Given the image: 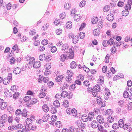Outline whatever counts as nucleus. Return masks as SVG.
I'll return each instance as SVG.
<instances>
[{"label": "nucleus", "mask_w": 132, "mask_h": 132, "mask_svg": "<svg viewBox=\"0 0 132 132\" xmlns=\"http://www.w3.org/2000/svg\"><path fill=\"white\" fill-rule=\"evenodd\" d=\"M81 18V17L80 15L78 14L75 15L74 16V20L77 21H79Z\"/></svg>", "instance_id": "nucleus-21"}, {"label": "nucleus", "mask_w": 132, "mask_h": 132, "mask_svg": "<svg viewBox=\"0 0 132 132\" xmlns=\"http://www.w3.org/2000/svg\"><path fill=\"white\" fill-rule=\"evenodd\" d=\"M52 58V57L50 55H48L45 57V60L46 61H50Z\"/></svg>", "instance_id": "nucleus-44"}, {"label": "nucleus", "mask_w": 132, "mask_h": 132, "mask_svg": "<svg viewBox=\"0 0 132 132\" xmlns=\"http://www.w3.org/2000/svg\"><path fill=\"white\" fill-rule=\"evenodd\" d=\"M39 59L41 61H43L45 59V55L44 54H41L39 57Z\"/></svg>", "instance_id": "nucleus-35"}, {"label": "nucleus", "mask_w": 132, "mask_h": 132, "mask_svg": "<svg viewBox=\"0 0 132 132\" xmlns=\"http://www.w3.org/2000/svg\"><path fill=\"white\" fill-rule=\"evenodd\" d=\"M19 93H15L13 95V97L15 99H16L19 96Z\"/></svg>", "instance_id": "nucleus-61"}, {"label": "nucleus", "mask_w": 132, "mask_h": 132, "mask_svg": "<svg viewBox=\"0 0 132 132\" xmlns=\"http://www.w3.org/2000/svg\"><path fill=\"white\" fill-rule=\"evenodd\" d=\"M27 60L29 61V64H33L35 61V59L34 57H31L27 55L26 57Z\"/></svg>", "instance_id": "nucleus-4"}, {"label": "nucleus", "mask_w": 132, "mask_h": 132, "mask_svg": "<svg viewBox=\"0 0 132 132\" xmlns=\"http://www.w3.org/2000/svg\"><path fill=\"white\" fill-rule=\"evenodd\" d=\"M72 41L73 43L76 44L77 43L78 41V38L76 36L75 37L73 36V37Z\"/></svg>", "instance_id": "nucleus-25"}, {"label": "nucleus", "mask_w": 132, "mask_h": 132, "mask_svg": "<svg viewBox=\"0 0 132 132\" xmlns=\"http://www.w3.org/2000/svg\"><path fill=\"white\" fill-rule=\"evenodd\" d=\"M21 69L19 67H17L15 68L13 71L14 74L17 75L19 74L21 72Z\"/></svg>", "instance_id": "nucleus-12"}, {"label": "nucleus", "mask_w": 132, "mask_h": 132, "mask_svg": "<svg viewBox=\"0 0 132 132\" xmlns=\"http://www.w3.org/2000/svg\"><path fill=\"white\" fill-rule=\"evenodd\" d=\"M61 95L62 97H67L68 96V93L67 92L64 91L62 92Z\"/></svg>", "instance_id": "nucleus-34"}, {"label": "nucleus", "mask_w": 132, "mask_h": 132, "mask_svg": "<svg viewBox=\"0 0 132 132\" xmlns=\"http://www.w3.org/2000/svg\"><path fill=\"white\" fill-rule=\"evenodd\" d=\"M129 125H130V123H127L125 125L124 124L122 126V127L123 128V129H124L127 130L128 128H129L130 127L129 126Z\"/></svg>", "instance_id": "nucleus-42"}, {"label": "nucleus", "mask_w": 132, "mask_h": 132, "mask_svg": "<svg viewBox=\"0 0 132 132\" xmlns=\"http://www.w3.org/2000/svg\"><path fill=\"white\" fill-rule=\"evenodd\" d=\"M44 77L42 75H40L39 76V78H38V81L39 82H41L43 81V79Z\"/></svg>", "instance_id": "nucleus-62"}, {"label": "nucleus", "mask_w": 132, "mask_h": 132, "mask_svg": "<svg viewBox=\"0 0 132 132\" xmlns=\"http://www.w3.org/2000/svg\"><path fill=\"white\" fill-rule=\"evenodd\" d=\"M72 22L70 21L66 23V27L67 28L70 29L72 27Z\"/></svg>", "instance_id": "nucleus-22"}, {"label": "nucleus", "mask_w": 132, "mask_h": 132, "mask_svg": "<svg viewBox=\"0 0 132 132\" xmlns=\"http://www.w3.org/2000/svg\"><path fill=\"white\" fill-rule=\"evenodd\" d=\"M110 59V56L109 54H107L105 57V63H108L109 62Z\"/></svg>", "instance_id": "nucleus-60"}, {"label": "nucleus", "mask_w": 132, "mask_h": 132, "mask_svg": "<svg viewBox=\"0 0 132 132\" xmlns=\"http://www.w3.org/2000/svg\"><path fill=\"white\" fill-rule=\"evenodd\" d=\"M110 9V7L109 6L106 5L104 7L103 11L104 12H106L109 10Z\"/></svg>", "instance_id": "nucleus-40"}, {"label": "nucleus", "mask_w": 132, "mask_h": 132, "mask_svg": "<svg viewBox=\"0 0 132 132\" xmlns=\"http://www.w3.org/2000/svg\"><path fill=\"white\" fill-rule=\"evenodd\" d=\"M10 80L7 78H5L3 81V83L4 85H6L9 83Z\"/></svg>", "instance_id": "nucleus-27"}, {"label": "nucleus", "mask_w": 132, "mask_h": 132, "mask_svg": "<svg viewBox=\"0 0 132 132\" xmlns=\"http://www.w3.org/2000/svg\"><path fill=\"white\" fill-rule=\"evenodd\" d=\"M18 128L17 126L16 125H13L12 126H9L8 128V129L11 131L13 130H17V129Z\"/></svg>", "instance_id": "nucleus-18"}, {"label": "nucleus", "mask_w": 132, "mask_h": 132, "mask_svg": "<svg viewBox=\"0 0 132 132\" xmlns=\"http://www.w3.org/2000/svg\"><path fill=\"white\" fill-rule=\"evenodd\" d=\"M106 92L105 94V95H104V98L106 99H107L109 98L108 96L110 95L111 93L110 92L109 89L106 88L105 89Z\"/></svg>", "instance_id": "nucleus-8"}, {"label": "nucleus", "mask_w": 132, "mask_h": 132, "mask_svg": "<svg viewBox=\"0 0 132 132\" xmlns=\"http://www.w3.org/2000/svg\"><path fill=\"white\" fill-rule=\"evenodd\" d=\"M0 105H1L2 107H5L7 106V104L6 102H3V100L0 98Z\"/></svg>", "instance_id": "nucleus-15"}, {"label": "nucleus", "mask_w": 132, "mask_h": 132, "mask_svg": "<svg viewBox=\"0 0 132 132\" xmlns=\"http://www.w3.org/2000/svg\"><path fill=\"white\" fill-rule=\"evenodd\" d=\"M98 19L97 17H94L92 18L91 22L93 24L96 23L98 22Z\"/></svg>", "instance_id": "nucleus-20"}, {"label": "nucleus", "mask_w": 132, "mask_h": 132, "mask_svg": "<svg viewBox=\"0 0 132 132\" xmlns=\"http://www.w3.org/2000/svg\"><path fill=\"white\" fill-rule=\"evenodd\" d=\"M71 7V4L70 3H69L65 4L64 5L65 9L66 10H68Z\"/></svg>", "instance_id": "nucleus-36"}, {"label": "nucleus", "mask_w": 132, "mask_h": 132, "mask_svg": "<svg viewBox=\"0 0 132 132\" xmlns=\"http://www.w3.org/2000/svg\"><path fill=\"white\" fill-rule=\"evenodd\" d=\"M63 76L62 75L58 76L55 78L56 81L57 82L60 81L63 78Z\"/></svg>", "instance_id": "nucleus-29"}, {"label": "nucleus", "mask_w": 132, "mask_h": 132, "mask_svg": "<svg viewBox=\"0 0 132 132\" xmlns=\"http://www.w3.org/2000/svg\"><path fill=\"white\" fill-rule=\"evenodd\" d=\"M26 122L27 125V126H28V128H30V126L32 125V120L30 118H27L26 119Z\"/></svg>", "instance_id": "nucleus-7"}, {"label": "nucleus", "mask_w": 132, "mask_h": 132, "mask_svg": "<svg viewBox=\"0 0 132 132\" xmlns=\"http://www.w3.org/2000/svg\"><path fill=\"white\" fill-rule=\"evenodd\" d=\"M122 43L123 44V43L121 42L119 43L117 42H115L114 43V45L115 46H119L122 44Z\"/></svg>", "instance_id": "nucleus-39"}, {"label": "nucleus", "mask_w": 132, "mask_h": 132, "mask_svg": "<svg viewBox=\"0 0 132 132\" xmlns=\"http://www.w3.org/2000/svg\"><path fill=\"white\" fill-rule=\"evenodd\" d=\"M18 87L17 86L14 85L11 87V89L13 92H15L16 89H18Z\"/></svg>", "instance_id": "nucleus-41"}, {"label": "nucleus", "mask_w": 132, "mask_h": 132, "mask_svg": "<svg viewBox=\"0 0 132 132\" xmlns=\"http://www.w3.org/2000/svg\"><path fill=\"white\" fill-rule=\"evenodd\" d=\"M51 112L53 114H55L57 112V109L56 108H51Z\"/></svg>", "instance_id": "nucleus-51"}, {"label": "nucleus", "mask_w": 132, "mask_h": 132, "mask_svg": "<svg viewBox=\"0 0 132 132\" xmlns=\"http://www.w3.org/2000/svg\"><path fill=\"white\" fill-rule=\"evenodd\" d=\"M67 55H66L63 54L60 56V60L62 62H64L66 59Z\"/></svg>", "instance_id": "nucleus-32"}, {"label": "nucleus", "mask_w": 132, "mask_h": 132, "mask_svg": "<svg viewBox=\"0 0 132 132\" xmlns=\"http://www.w3.org/2000/svg\"><path fill=\"white\" fill-rule=\"evenodd\" d=\"M37 100L35 98L33 99L32 100H31L29 104V105H28L27 106L28 107L29 106H31V105H32V104H34L35 103L37 102Z\"/></svg>", "instance_id": "nucleus-24"}, {"label": "nucleus", "mask_w": 132, "mask_h": 132, "mask_svg": "<svg viewBox=\"0 0 132 132\" xmlns=\"http://www.w3.org/2000/svg\"><path fill=\"white\" fill-rule=\"evenodd\" d=\"M112 128L114 129H118L119 127V125L117 123H114L113 124L112 126Z\"/></svg>", "instance_id": "nucleus-37"}, {"label": "nucleus", "mask_w": 132, "mask_h": 132, "mask_svg": "<svg viewBox=\"0 0 132 132\" xmlns=\"http://www.w3.org/2000/svg\"><path fill=\"white\" fill-rule=\"evenodd\" d=\"M77 66V63L75 61H72L71 63L70 66L71 68L74 69L76 68Z\"/></svg>", "instance_id": "nucleus-16"}, {"label": "nucleus", "mask_w": 132, "mask_h": 132, "mask_svg": "<svg viewBox=\"0 0 132 132\" xmlns=\"http://www.w3.org/2000/svg\"><path fill=\"white\" fill-rule=\"evenodd\" d=\"M61 97L62 96L60 94H57L55 95V98L56 99L59 100L61 99Z\"/></svg>", "instance_id": "nucleus-50"}, {"label": "nucleus", "mask_w": 132, "mask_h": 132, "mask_svg": "<svg viewBox=\"0 0 132 132\" xmlns=\"http://www.w3.org/2000/svg\"><path fill=\"white\" fill-rule=\"evenodd\" d=\"M5 97L7 98H9L12 96V94L9 90H7L4 92Z\"/></svg>", "instance_id": "nucleus-5"}, {"label": "nucleus", "mask_w": 132, "mask_h": 132, "mask_svg": "<svg viewBox=\"0 0 132 132\" xmlns=\"http://www.w3.org/2000/svg\"><path fill=\"white\" fill-rule=\"evenodd\" d=\"M54 84V83L52 81H50L47 83V85L50 88L53 86Z\"/></svg>", "instance_id": "nucleus-63"}, {"label": "nucleus", "mask_w": 132, "mask_h": 132, "mask_svg": "<svg viewBox=\"0 0 132 132\" xmlns=\"http://www.w3.org/2000/svg\"><path fill=\"white\" fill-rule=\"evenodd\" d=\"M82 68L87 73L89 72L90 71V69L85 65L83 66Z\"/></svg>", "instance_id": "nucleus-58"}, {"label": "nucleus", "mask_w": 132, "mask_h": 132, "mask_svg": "<svg viewBox=\"0 0 132 132\" xmlns=\"http://www.w3.org/2000/svg\"><path fill=\"white\" fill-rule=\"evenodd\" d=\"M69 58L70 59H72L74 56V48L72 47L71 48L69 49Z\"/></svg>", "instance_id": "nucleus-3"}, {"label": "nucleus", "mask_w": 132, "mask_h": 132, "mask_svg": "<svg viewBox=\"0 0 132 132\" xmlns=\"http://www.w3.org/2000/svg\"><path fill=\"white\" fill-rule=\"evenodd\" d=\"M104 18H102L101 19V20L100 21V28L101 27L102 28L103 27V22L104 21Z\"/></svg>", "instance_id": "nucleus-52"}, {"label": "nucleus", "mask_w": 132, "mask_h": 132, "mask_svg": "<svg viewBox=\"0 0 132 132\" xmlns=\"http://www.w3.org/2000/svg\"><path fill=\"white\" fill-rule=\"evenodd\" d=\"M71 112V114L73 115V116L76 117L77 116V112L76 110L73 108V109H72Z\"/></svg>", "instance_id": "nucleus-14"}, {"label": "nucleus", "mask_w": 132, "mask_h": 132, "mask_svg": "<svg viewBox=\"0 0 132 132\" xmlns=\"http://www.w3.org/2000/svg\"><path fill=\"white\" fill-rule=\"evenodd\" d=\"M107 119L108 122L109 123H112L114 121V118L111 115H109L108 117H107Z\"/></svg>", "instance_id": "nucleus-17"}, {"label": "nucleus", "mask_w": 132, "mask_h": 132, "mask_svg": "<svg viewBox=\"0 0 132 132\" xmlns=\"http://www.w3.org/2000/svg\"><path fill=\"white\" fill-rule=\"evenodd\" d=\"M62 30L61 29H58L56 30L55 32L57 35L61 34L62 32Z\"/></svg>", "instance_id": "nucleus-47"}, {"label": "nucleus", "mask_w": 132, "mask_h": 132, "mask_svg": "<svg viewBox=\"0 0 132 132\" xmlns=\"http://www.w3.org/2000/svg\"><path fill=\"white\" fill-rule=\"evenodd\" d=\"M99 32V29H95L93 31V34L94 36H98Z\"/></svg>", "instance_id": "nucleus-30"}, {"label": "nucleus", "mask_w": 132, "mask_h": 132, "mask_svg": "<svg viewBox=\"0 0 132 132\" xmlns=\"http://www.w3.org/2000/svg\"><path fill=\"white\" fill-rule=\"evenodd\" d=\"M57 50L56 47L55 46L52 47L51 48V51L53 53H54L56 52Z\"/></svg>", "instance_id": "nucleus-59"}, {"label": "nucleus", "mask_w": 132, "mask_h": 132, "mask_svg": "<svg viewBox=\"0 0 132 132\" xmlns=\"http://www.w3.org/2000/svg\"><path fill=\"white\" fill-rule=\"evenodd\" d=\"M123 96L125 98H127L129 97V94L127 90L124 91V93L123 94Z\"/></svg>", "instance_id": "nucleus-53"}, {"label": "nucleus", "mask_w": 132, "mask_h": 132, "mask_svg": "<svg viewBox=\"0 0 132 132\" xmlns=\"http://www.w3.org/2000/svg\"><path fill=\"white\" fill-rule=\"evenodd\" d=\"M53 105L55 107H59L60 104L57 100L55 101L53 103Z\"/></svg>", "instance_id": "nucleus-26"}, {"label": "nucleus", "mask_w": 132, "mask_h": 132, "mask_svg": "<svg viewBox=\"0 0 132 132\" xmlns=\"http://www.w3.org/2000/svg\"><path fill=\"white\" fill-rule=\"evenodd\" d=\"M99 85H97L95 86L94 87V89H92V88H87V91L89 93H91L92 92L93 95L94 97L97 96L98 98L97 99V103L99 104V102L98 103V92H99Z\"/></svg>", "instance_id": "nucleus-1"}, {"label": "nucleus", "mask_w": 132, "mask_h": 132, "mask_svg": "<svg viewBox=\"0 0 132 132\" xmlns=\"http://www.w3.org/2000/svg\"><path fill=\"white\" fill-rule=\"evenodd\" d=\"M82 120L84 122H86L88 120V117L86 114H83L81 117Z\"/></svg>", "instance_id": "nucleus-13"}, {"label": "nucleus", "mask_w": 132, "mask_h": 132, "mask_svg": "<svg viewBox=\"0 0 132 132\" xmlns=\"http://www.w3.org/2000/svg\"><path fill=\"white\" fill-rule=\"evenodd\" d=\"M124 121L122 119H120L118 121V125H119V126L121 128L122 127V126L124 125Z\"/></svg>", "instance_id": "nucleus-23"}, {"label": "nucleus", "mask_w": 132, "mask_h": 132, "mask_svg": "<svg viewBox=\"0 0 132 132\" xmlns=\"http://www.w3.org/2000/svg\"><path fill=\"white\" fill-rule=\"evenodd\" d=\"M41 65L40 61H37L35 62L33 64V67L35 68H39Z\"/></svg>", "instance_id": "nucleus-11"}, {"label": "nucleus", "mask_w": 132, "mask_h": 132, "mask_svg": "<svg viewBox=\"0 0 132 132\" xmlns=\"http://www.w3.org/2000/svg\"><path fill=\"white\" fill-rule=\"evenodd\" d=\"M127 4L125 5V8L127 10H130L132 4V0H128L127 2Z\"/></svg>", "instance_id": "nucleus-2"}, {"label": "nucleus", "mask_w": 132, "mask_h": 132, "mask_svg": "<svg viewBox=\"0 0 132 132\" xmlns=\"http://www.w3.org/2000/svg\"><path fill=\"white\" fill-rule=\"evenodd\" d=\"M86 2L85 1H81L80 3L79 4V6L80 7H82L84 6L86 4Z\"/></svg>", "instance_id": "nucleus-54"}, {"label": "nucleus", "mask_w": 132, "mask_h": 132, "mask_svg": "<svg viewBox=\"0 0 132 132\" xmlns=\"http://www.w3.org/2000/svg\"><path fill=\"white\" fill-rule=\"evenodd\" d=\"M31 99V97L30 96H25L23 99V100L25 102L29 101Z\"/></svg>", "instance_id": "nucleus-31"}, {"label": "nucleus", "mask_w": 132, "mask_h": 132, "mask_svg": "<svg viewBox=\"0 0 132 132\" xmlns=\"http://www.w3.org/2000/svg\"><path fill=\"white\" fill-rule=\"evenodd\" d=\"M85 35V34L84 32H81L79 34V36L80 37V38L83 39L84 38Z\"/></svg>", "instance_id": "nucleus-49"}, {"label": "nucleus", "mask_w": 132, "mask_h": 132, "mask_svg": "<svg viewBox=\"0 0 132 132\" xmlns=\"http://www.w3.org/2000/svg\"><path fill=\"white\" fill-rule=\"evenodd\" d=\"M72 79L71 77L67 76L66 77V81L69 83H71L72 82Z\"/></svg>", "instance_id": "nucleus-46"}, {"label": "nucleus", "mask_w": 132, "mask_h": 132, "mask_svg": "<svg viewBox=\"0 0 132 132\" xmlns=\"http://www.w3.org/2000/svg\"><path fill=\"white\" fill-rule=\"evenodd\" d=\"M67 74L68 76L72 77L73 75V73L71 71L68 70L67 71Z\"/></svg>", "instance_id": "nucleus-48"}, {"label": "nucleus", "mask_w": 132, "mask_h": 132, "mask_svg": "<svg viewBox=\"0 0 132 132\" xmlns=\"http://www.w3.org/2000/svg\"><path fill=\"white\" fill-rule=\"evenodd\" d=\"M92 122L95 123L94 125V124H92V127H94L95 128H97L98 130H99V125L97 123L96 121H93Z\"/></svg>", "instance_id": "nucleus-19"}, {"label": "nucleus", "mask_w": 132, "mask_h": 132, "mask_svg": "<svg viewBox=\"0 0 132 132\" xmlns=\"http://www.w3.org/2000/svg\"><path fill=\"white\" fill-rule=\"evenodd\" d=\"M51 118L52 122H55L57 119V117L55 115H53L51 116Z\"/></svg>", "instance_id": "nucleus-45"}, {"label": "nucleus", "mask_w": 132, "mask_h": 132, "mask_svg": "<svg viewBox=\"0 0 132 132\" xmlns=\"http://www.w3.org/2000/svg\"><path fill=\"white\" fill-rule=\"evenodd\" d=\"M76 125L79 127H80L82 129L84 128V126L83 125V123L81 122V121L80 120H78L76 121L75 122Z\"/></svg>", "instance_id": "nucleus-6"}, {"label": "nucleus", "mask_w": 132, "mask_h": 132, "mask_svg": "<svg viewBox=\"0 0 132 132\" xmlns=\"http://www.w3.org/2000/svg\"><path fill=\"white\" fill-rule=\"evenodd\" d=\"M22 111L20 109H17L15 112V114L16 116L20 115V114H22Z\"/></svg>", "instance_id": "nucleus-43"}, {"label": "nucleus", "mask_w": 132, "mask_h": 132, "mask_svg": "<svg viewBox=\"0 0 132 132\" xmlns=\"http://www.w3.org/2000/svg\"><path fill=\"white\" fill-rule=\"evenodd\" d=\"M113 40L112 39L110 38L107 41L108 44L110 45H112L113 43Z\"/></svg>", "instance_id": "nucleus-55"}, {"label": "nucleus", "mask_w": 132, "mask_h": 132, "mask_svg": "<svg viewBox=\"0 0 132 132\" xmlns=\"http://www.w3.org/2000/svg\"><path fill=\"white\" fill-rule=\"evenodd\" d=\"M128 10L126 9L123 11L122 12V15L123 16H126L129 14V12Z\"/></svg>", "instance_id": "nucleus-33"}, {"label": "nucleus", "mask_w": 132, "mask_h": 132, "mask_svg": "<svg viewBox=\"0 0 132 132\" xmlns=\"http://www.w3.org/2000/svg\"><path fill=\"white\" fill-rule=\"evenodd\" d=\"M46 95L44 93H40L38 95L39 97L40 98H43Z\"/></svg>", "instance_id": "nucleus-64"}, {"label": "nucleus", "mask_w": 132, "mask_h": 132, "mask_svg": "<svg viewBox=\"0 0 132 132\" xmlns=\"http://www.w3.org/2000/svg\"><path fill=\"white\" fill-rule=\"evenodd\" d=\"M113 113L112 110L111 109H109L107 110L105 112V113L107 114L110 115H111Z\"/></svg>", "instance_id": "nucleus-38"}, {"label": "nucleus", "mask_w": 132, "mask_h": 132, "mask_svg": "<svg viewBox=\"0 0 132 132\" xmlns=\"http://www.w3.org/2000/svg\"><path fill=\"white\" fill-rule=\"evenodd\" d=\"M48 42L47 40L45 39L42 40V44L43 45H45L48 44Z\"/></svg>", "instance_id": "nucleus-57"}, {"label": "nucleus", "mask_w": 132, "mask_h": 132, "mask_svg": "<svg viewBox=\"0 0 132 132\" xmlns=\"http://www.w3.org/2000/svg\"><path fill=\"white\" fill-rule=\"evenodd\" d=\"M15 61V60L14 57H12L10 60V63L11 64H14Z\"/></svg>", "instance_id": "nucleus-56"}, {"label": "nucleus", "mask_w": 132, "mask_h": 132, "mask_svg": "<svg viewBox=\"0 0 132 132\" xmlns=\"http://www.w3.org/2000/svg\"><path fill=\"white\" fill-rule=\"evenodd\" d=\"M107 19L110 21H112L114 19V16L112 14L108 15L107 16Z\"/></svg>", "instance_id": "nucleus-10"}, {"label": "nucleus", "mask_w": 132, "mask_h": 132, "mask_svg": "<svg viewBox=\"0 0 132 132\" xmlns=\"http://www.w3.org/2000/svg\"><path fill=\"white\" fill-rule=\"evenodd\" d=\"M50 117V116L48 114H45L42 118V120L43 122H46Z\"/></svg>", "instance_id": "nucleus-9"}, {"label": "nucleus", "mask_w": 132, "mask_h": 132, "mask_svg": "<svg viewBox=\"0 0 132 132\" xmlns=\"http://www.w3.org/2000/svg\"><path fill=\"white\" fill-rule=\"evenodd\" d=\"M63 104L64 107H68L69 106V102L67 100H64L63 102Z\"/></svg>", "instance_id": "nucleus-28"}]
</instances>
